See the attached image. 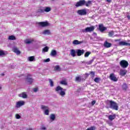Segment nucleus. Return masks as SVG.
Instances as JSON below:
<instances>
[{
    "mask_svg": "<svg viewBox=\"0 0 130 130\" xmlns=\"http://www.w3.org/2000/svg\"><path fill=\"white\" fill-rule=\"evenodd\" d=\"M41 129H42V130H46V127H45V126H44V125H42V126L41 127Z\"/></svg>",
    "mask_w": 130,
    "mask_h": 130,
    "instance_id": "49530a36",
    "label": "nucleus"
},
{
    "mask_svg": "<svg viewBox=\"0 0 130 130\" xmlns=\"http://www.w3.org/2000/svg\"><path fill=\"white\" fill-rule=\"evenodd\" d=\"M27 60L28 61H35V57L34 56H30L27 58Z\"/></svg>",
    "mask_w": 130,
    "mask_h": 130,
    "instance_id": "393cba45",
    "label": "nucleus"
},
{
    "mask_svg": "<svg viewBox=\"0 0 130 130\" xmlns=\"http://www.w3.org/2000/svg\"><path fill=\"white\" fill-rule=\"evenodd\" d=\"M126 73H127V71H126V70L125 69H121L120 70V76H122V77H123V76H125V75H126Z\"/></svg>",
    "mask_w": 130,
    "mask_h": 130,
    "instance_id": "2eb2a0df",
    "label": "nucleus"
},
{
    "mask_svg": "<svg viewBox=\"0 0 130 130\" xmlns=\"http://www.w3.org/2000/svg\"><path fill=\"white\" fill-rule=\"evenodd\" d=\"M54 71L59 72V71H60V67H59V66L58 65L55 66L54 68Z\"/></svg>",
    "mask_w": 130,
    "mask_h": 130,
    "instance_id": "bb28decb",
    "label": "nucleus"
},
{
    "mask_svg": "<svg viewBox=\"0 0 130 130\" xmlns=\"http://www.w3.org/2000/svg\"><path fill=\"white\" fill-rule=\"evenodd\" d=\"M115 117H116V115H115V114H114L113 115H110L108 116L109 120H111V121L115 119Z\"/></svg>",
    "mask_w": 130,
    "mask_h": 130,
    "instance_id": "6ab92c4d",
    "label": "nucleus"
},
{
    "mask_svg": "<svg viewBox=\"0 0 130 130\" xmlns=\"http://www.w3.org/2000/svg\"><path fill=\"white\" fill-rule=\"evenodd\" d=\"M42 1H44V0H42Z\"/></svg>",
    "mask_w": 130,
    "mask_h": 130,
    "instance_id": "13d9d810",
    "label": "nucleus"
},
{
    "mask_svg": "<svg viewBox=\"0 0 130 130\" xmlns=\"http://www.w3.org/2000/svg\"><path fill=\"white\" fill-rule=\"evenodd\" d=\"M84 52H85V51L84 50L78 49L76 50V53H77L78 56H81V55H82V54H84Z\"/></svg>",
    "mask_w": 130,
    "mask_h": 130,
    "instance_id": "dca6fc26",
    "label": "nucleus"
},
{
    "mask_svg": "<svg viewBox=\"0 0 130 130\" xmlns=\"http://www.w3.org/2000/svg\"><path fill=\"white\" fill-rule=\"evenodd\" d=\"M48 107L47 106H44L43 105H42L41 106V109H42L43 110V111L46 110V109H48Z\"/></svg>",
    "mask_w": 130,
    "mask_h": 130,
    "instance_id": "cd10ccee",
    "label": "nucleus"
},
{
    "mask_svg": "<svg viewBox=\"0 0 130 130\" xmlns=\"http://www.w3.org/2000/svg\"><path fill=\"white\" fill-rule=\"evenodd\" d=\"M120 66L123 69H126L128 67V62L125 60H122L120 61Z\"/></svg>",
    "mask_w": 130,
    "mask_h": 130,
    "instance_id": "20e7f679",
    "label": "nucleus"
},
{
    "mask_svg": "<svg viewBox=\"0 0 130 130\" xmlns=\"http://www.w3.org/2000/svg\"><path fill=\"white\" fill-rule=\"evenodd\" d=\"M119 45L121 46H130V43H126L124 41H120L119 43Z\"/></svg>",
    "mask_w": 130,
    "mask_h": 130,
    "instance_id": "ddd939ff",
    "label": "nucleus"
},
{
    "mask_svg": "<svg viewBox=\"0 0 130 130\" xmlns=\"http://www.w3.org/2000/svg\"><path fill=\"white\" fill-rule=\"evenodd\" d=\"M60 84H61V85H66V81H62L60 82Z\"/></svg>",
    "mask_w": 130,
    "mask_h": 130,
    "instance_id": "de8ad7c7",
    "label": "nucleus"
},
{
    "mask_svg": "<svg viewBox=\"0 0 130 130\" xmlns=\"http://www.w3.org/2000/svg\"><path fill=\"white\" fill-rule=\"evenodd\" d=\"M76 53H77V51L75 49H72L70 50V54L71 56L73 57H75V56H76Z\"/></svg>",
    "mask_w": 130,
    "mask_h": 130,
    "instance_id": "a211bd4d",
    "label": "nucleus"
},
{
    "mask_svg": "<svg viewBox=\"0 0 130 130\" xmlns=\"http://www.w3.org/2000/svg\"><path fill=\"white\" fill-rule=\"evenodd\" d=\"M66 85H67V83H66Z\"/></svg>",
    "mask_w": 130,
    "mask_h": 130,
    "instance_id": "4d7b16f0",
    "label": "nucleus"
},
{
    "mask_svg": "<svg viewBox=\"0 0 130 130\" xmlns=\"http://www.w3.org/2000/svg\"><path fill=\"white\" fill-rule=\"evenodd\" d=\"M38 13H44V10L42 9H38Z\"/></svg>",
    "mask_w": 130,
    "mask_h": 130,
    "instance_id": "ea45409f",
    "label": "nucleus"
},
{
    "mask_svg": "<svg viewBox=\"0 0 130 130\" xmlns=\"http://www.w3.org/2000/svg\"><path fill=\"white\" fill-rule=\"evenodd\" d=\"M95 30V26H91L90 27H87L85 28V29H83L81 30V31L83 33H87L88 32H93Z\"/></svg>",
    "mask_w": 130,
    "mask_h": 130,
    "instance_id": "7ed1b4c3",
    "label": "nucleus"
},
{
    "mask_svg": "<svg viewBox=\"0 0 130 130\" xmlns=\"http://www.w3.org/2000/svg\"><path fill=\"white\" fill-rule=\"evenodd\" d=\"M49 82L50 83V87H53L54 86V85L53 84V81H52V79H49Z\"/></svg>",
    "mask_w": 130,
    "mask_h": 130,
    "instance_id": "2f4dec72",
    "label": "nucleus"
},
{
    "mask_svg": "<svg viewBox=\"0 0 130 130\" xmlns=\"http://www.w3.org/2000/svg\"><path fill=\"white\" fill-rule=\"evenodd\" d=\"M86 4V1L85 0H80L79 2H77L75 5L76 8H79V7H82Z\"/></svg>",
    "mask_w": 130,
    "mask_h": 130,
    "instance_id": "423d86ee",
    "label": "nucleus"
},
{
    "mask_svg": "<svg viewBox=\"0 0 130 130\" xmlns=\"http://www.w3.org/2000/svg\"><path fill=\"white\" fill-rule=\"evenodd\" d=\"M55 91L57 93V94H58L59 95H60V96H61V97H63V96L66 95V92L64 91V89L60 86H57L55 88Z\"/></svg>",
    "mask_w": 130,
    "mask_h": 130,
    "instance_id": "f257e3e1",
    "label": "nucleus"
},
{
    "mask_svg": "<svg viewBox=\"0 0 130 130\" xmlns=\"http://www.w3.org/2000/svg\"><path fill=\"white\" fill-rule=\"evenodd\" d=\"M122 88L123 89V90H127V85L126 84V83H124L123 84V85H122Z\"/></svg>",
    "mask_w": 130,
    "mask_h": 130,
    "instance_id": "c85d7f7f",
    "label": "nucleus"
},
{
    "mask_svg": "<svg viewBox=\"0 0 130 130\" xmlns=\"http://www.w3.org/2000/svg\"><path fill=\"white\" fill-rule=\"evenodd\" d=\"M99 29L101 32H104L107 28L103 24H100L99 25Z\"/></svg>",
    "mask_w": 130,
    "mask_h": 130,
    "instance_id": "4468645a",
    "label": "nucleus"
},
{
    "mask_svg": "<svg viewBox=\"0 0 130 130\" xmlns=\"http://www.w3.org/2000/svg\"><path fill=\"white\" fill-rule=\"evenodd\" d=\"M91 54V52H86L85 54H84V57H88L89 56V55H90Z\"/></svg>",
    "mask_w": 130,
    "mask_h": 130,
    "instance_id": "4c0bfd02",
    "label": "nucleus"
},
{
    "mask_svg": "<svg viewBox=\"0 0 130 130\" xmlns=\"http://www.w3.org/2000/svg\"><path fill=\"white\" fill-rule=\"evenodd\" d=\"M33 79L31 77V75L28 74L26 78V82H28V84H31V83H33Z\"/></svg>",
    "mask_w": 130,
    "mask_h": 130,
    "instance_id": "f8f14e48",
    "label": "nucleus"
},
{
    "mask_svg": "<svg viewBox=\"0 0 130 130\" xmlns=\"http://www.w3.org/2000/svg\"><path fill=\"white\" fill-rule=\"evenodd\" d=\"M51 11V8L48 7H45L44 9V12L46 13H49Z\"/></svg>",
    "mask_w": 130,
    "mask_h": 130,
    "instance_id": "412c9836",
    "label": "nucleus"
},
{
    "mask_svg": "<svg viewBox=\"0 0 130 130\" xmlns=\"http://www.w3.org/2000/svg\"><path fill=\"white\" fill-rule=\"evenodd\" d=\"M109 102L110 103V108H111V109H114V110H118V106L115 102L113 101H109Z\"/></svg>",
    "mask_w": 130,
    "mask_h": 130,
    "instance_id": "f03ea898",
    "label": "nucleus"
},
{
    "mask_svg": "<svg viewBox=\"0 0 130 130\" xmlns=\"http://www.w3.org/2000/svg\"><path fill=\"white\" fill-rule=\"evenodd\" d=\"M18 96L19 97H21L23 99H26L28 97V95H27V93H26V92H22L21 93L19 94Z\"/></svg>",
    "mask_w": 130,
    "mask_h": 130,
    "instance_id": "9b49d317",
    "label": "nucleus"
},
{
    "mask_svg": "<svg viewBox=\"0 0 130 130\" xmlns=\"http://www.w3.org/2000/svg\"><path fill=\"white\" fill-rule=\"evenodd\" d=\"M52 1H54V0H52Z\"/></svg>",
    "mask_w": 130,
    "mask_h": 130,
    "instance_id": "bf43d9fd",
    "label": "nucleus"
},
{
    "mask_svg": "<svg viewBox=\"0 0 130 130\" xmlns=\"http://www.w3.org/2000/svg\"><path fill=\"white\" fill-rule=\"evenodd\" d=\"M38 24L41 26V27H47V26L49 25L48 22L44 21L38 22Z\"/></svg>",
    "mask_w": 130,
    "mask_h": 130,
    "instance_id": "9d476101",
    "label": "nucleus"
},
{
    "mask_svg": "<svg viewBox=\"0 0 130 130\" xmlns=\"http://www.w3.org/2000/svg\"><path fill=\"white\" fill-rule=\"evenodd\" d=\"M76 82H80L81 81H82V78L81 77H76L75 78Z\"/></svg>",
    "mask_w": 130,
    "mask_h": 130,
    "instance_id": "473e14b6",
    "label": "nucleus"
},
{
    "mask_svg": "<svg viewBox=\"0 0 130 130\" xmlns=\"http://www.w3.org/2000/svg\"><path fill=\"white\" fill-rule=\"evenodd\" d=\"M2 55H5V52L3 50L0 51V56H2Z\"/></svg>",
    "mask_w": 130,
    "mask_h": 130,
    "instance_id": "37998d69",
    "label": "nucleus"
},
{
    "mask_svg": "<svg viewBox=\"0 0 130 130\" xmlns=\"http://www.w3.org/2000/svg\"><path fill=\"white\" fill-rule=\"evenodd\" d=\"M27 130H33L32 128H30L29 129H27Z\"/></svg>",
    "mask_w": 130,
    "mask_h": 130,
    "instance_id": "864d4df0",
    "label": "nucleus"
},
{
    "mask_svg": "<svg viewBox=\"0 0 130 130\" xmlns=\"http://www.w3.org/2000/svg\"><path fill=\"white\" fill-rule=\"evenodd\" d=\"M12 51L15 52L17 55L21 54V51L19 50V49L17 47H13L12 48Z\"/></svg>",
    "mask_w": 130,
    "mask_h": 130,
    "instance_id": "1a4fd4ad",
    "label": "nucleus"
},
{
    "mask_svg": "<svg viewBox=\"0 0 130 130\" xmlns=\"http://www.w3.org/2000/svg\"><path fill=\"white\" fill-rule=\"evenodd\" d=\"M9 40H16V37L14 36H10L8 38Z\"/></svg>",
    "mask_w": 130,
    "mask_h": 130,
    "instance_id": "c756f323",
    "label": "nucleus"
},
{
    "mask_svg": "<svg viewBox=\"0 0 130 130\" xmlns=\"http://www.w3.org/2000/svg\"><path fill=\"white\" fill-rule=\"evenodd\" d=\"M107 2H108V3H110V2H111V0H107Z\"/></svg>",
    "mask_w": 130,
    "mask_h": 130,
    "instance_id": "603ef678",
    "label": "nucleus"
},
{
    "mask_svg": "<svg viewBox=\"0 0 130 130\" xmlns=\"http://www.w3.org/2000/svg\"><path fill=\"white\" fill-rule=\"evenodd\" d=\"M50 119H51V121H53L55 120V115L51 114L50 116Z\"/></svg>",
    "mask_w": 130,
    "mask_h": 130,
    "instance_id": "a878e982",
    "label": "nucleus"
},
{
    "mask_svg": "<svg viewBox=\"0 0 130 130\" xmlns=\"http://www.w3.org/2000/svg\"><path fill=\"white\" fill-rule=\"evenodd\" d=\"M57 54V52L55 50H52L51 52L50 55L51 56H55L56 54Z\"/></svg>",
    "mask_w": 130,
    "mask_h": 130,
    "instance_id": "5701e85b",
    "label": "nucleus"
},
{
    "mask_svg": "<svg viewBox=\"0 0 130 130\" xmlns=\"http://www.w3.org/2000/svg\"><path fill=\"white\" fill-rule=\"evenodd\" d=\"M109 79L112 82H117L118 81V79L116 78V76L114 74V73H112L110 74Z\"/></svg>",
    "mask_w": 130,
    "mask_h": 130,
    "instance_id": "39448f33",
    "label": "nucleus"
},
{
    "mask_svg": "<svg viewBox=\"0 0 130 130\" xmlns=\"http://www.w3.org/2000/svg\"><path fill=\"white\" fill-rule=\"evenodd\" d=\"M15 116L17 119H20V118H21V116H20L19 114H16Z\"/></svg>",
    "mask_w": 130,
    "mask_h": 130,
    "instance_id": "c03bdc74",
    "label": "nucleus"
},
{
    "mask_svg": "<svg viewBox=\"0 0 130 130\" xmlns=\"http://www.w3.org/2000/svg\"><path fill=\"white\" fill-rule=\"evenodd\" d=\"M44 113L45 115H49V109L48 108L44 111Z\"/></svg>",
    "mask_w": 130,
    "mask_h": 130,
    "instance_id": "7c9ffc66",
    "label": "nucleus"
},
{
    "mask_svg": "<svg viewBox=\"0 0 130 130\" xmlns=\"http://www.w3.org/2000/svg\"><path fill=\"white\" fill-rule=\"evenodd\" d=\"M38 91V88H34V92H37Z\"/></svg>",
    "mask_w": 130,
    "mask_h": 130,
    "instance_id": "8fccbe9b",
    "label": "nucleus"
},
{
    "mask_svg": "<svg viewBox=\"0 0 130 130\" xmlns=\"http://www.w3.org/2000/svg\"><path fill=\"white\" fill-rule=\"evenodd\" d=\"M49 61H50V58H47V59L43 60L44 62H49Z\"/></svg>",
    "mask_w": 130,
    "mask_h": 130,
    "instance_id": "79ce46f5",
    "label": "nucleus"
},
{
    "mask_svg": "<svg viewBox=\"0 0 130 130\" xmlns=\"http://www.w3.org/2000/svg\"><path fill=\"white\" fill-rule=\"evenodd\" d=\"M90 74H91V77L92 78H94V77H95V72H91Z\"/></svg>",
    "mask_w": 130,
    "mask_h": 130,
    "instance_id": "a18cd8bd",
    "label": "nucleus"
},
{
    "mask_svg": "<svg viewBox=\"0 0 130 130\" xmlns=\"http://www.w3.org/2000/svg\"><path fill=\"white\" fill-rule=\"evenodd\" d=\"M81 43H82V42H80V41H79L78 40H75L73 42V44L74 45H78V44H81Z\"/></svg>",
    "mask_w": 130,
    "mask_h": 130,
    "instance_id": "b1692460",
    "label": "nucleus"
},
{
    "mask_svg": "<svg viewBox=\"0 0 130 130\" xmlns=\"http://www.w3.org/2000/svg\"><path fill=\"white\" fill-rule=\"evenodd\" d=\"M96 129V127L94 126H91L89 128H88L86 130H95Z\"/></svg>",
    "mask_w": 130,
    "mask_h": 130,
    "instance_id": "58836bf2",
    "label": "nucleus"
},
{
    "mask_svg": "<svg viewBox=\"0 0 130 130\" xmlns=\"http://www.w3.org/2000/svg\"><path fill=\"white\" fill-rule=\"evenodd\" d=\"M23 105H25V102L23 101H19L16 103L15 107L16 108H20L21 106H23Z\"/></svg>",
    "mask_w": 130,
    "mask_h": 130,
    "instance_id": "6e6552de",
    "label": "nucleus"
},
{
    "mask_svg": "<svg viewBox=\"0 0 130 130\" xmlns=\"http://www.w3.org/2000/svg\"><path fill=\"white\" fill-rule=\"evenodd\" d=\"M43 34H44V35H50L51 34L50 30L48 29L45 30L43 31Z\"/></svg>",
    "mask_w": 130,
    "mask_h": 130,
    "instance_id": "4be33fe9",
    "label": "nucleus"
},
{
    "mask_svg": "<svg viewBox=\"0 0 130 130\" xmlns=\"http://www.w3.org/2000/svg\"><path fill=\"white\" fill-rule=\"evenodd\" d=\"M77 14L80 16H86L87 15V10L86 9H81L77 11Z\"/></svg>",
    "mask_w": 130,
    "mask_h": 130,
    "instance_id": "0eeeda50",
    "label": "nucleus"
},
{
    "mask_svg": "<svg viewBox=\"0 0 130 130\" xmlns=\"http://www.w3.org/2000/svg\"><path fill=\"white\" fill-rule=\"evenodd\" d=\"M93 61H94V59H92L86 62V64L90 65V64H91Z\"/></svg>",
    "mask_w": 130,
    "mask_h": 130,
    "instance_id": "e433bc0d",
    "label": "nucleus"
},
{
    "mask_svg": "<svg viewBox=\"0 0 130 130\" xmlns=\"http://www.w3.org/2000/svg\"><path fill=\"white\" fill-rule=\"evenodd\" d=\"M49 49V48H48V47L46 46V47H45L43 49V51H44V52H47V51H48Z\"/></svg>",
    "mask_w": 130,
    "mask_h": 130,
    "instance_id": "f704fd0d",
    "label": "nucleus"
},
{
    "mask_svg": "<svg viewBox=\"0 0 130 130\" xmlns=\"http://www.w3.org/2000/svg\"><path fill=\"white\" fill-rule=\"evenodd\" d=\"M92 4V1H89L87 2H85V5L86 7H89V5H91Z\"/></svg>",
    "mask_w": 130,
    "mask_h": 130,
    "instance_id": "72a5a7b5",
    "label": "nucleus"
},
{
    "mask_svg": "<svg viewBox=\"0 0 130 130\" xmlns=\"http://www.w3.org/2000/svg\"><path fill=\"white\" fill-rule=\"evenodd\" d=\"M34 41L33 39H27L24 41V43L26 44H31Z\"/></svg>",
    "mask_w": 130,
    "mask_h": 130,
    "instance_id": "aec40b11",
    "label": "nucleus"
},
{
    "mask_svg": "<svg viewBox=\"0 0 130 130\" xmlns=\"http://www.w3.org/2000/svg\"><path fill=\"white\" fill-rule=\"evenodd\" d=\"M111 45H112V44L111 43H108L107 41H105L104 44V47L106 48H109V47H111Z\"/></svg>",
    "mask_w": 130,
    "mask_h": 130,
    "instance_id": "f3484780",
    "label": "nucleus"
},
{
    "mask_svg": "<svg viewBox=\"0 0 130 130\" xmlns=\"http://www.w3.org/2000/svg\"><path fill=\"white\" fill-rule=\"evenodd\" d=\"M108 35H109V37H112V36H113V35H114V31H109Z\"/></svg>",
    "mask_w": 130,
    "mask_h": 130,
    "instance_id": "c9c22d12",
    "label": "nucleus"
},
{
    "mask_svg": "<svg viewBox=\"0 0 130 130\" xmlns=\"http://www.w3.org/2000/svg\"><path fill=\"white\" fill-rule=\"evenodd\" d=\"M95 103H96V101H93L91 102V105H94V104H95Z\"/></svg>",
    "mask_w": 130,
    "mask_h": 130,
    "instance_id": "09e8293b",
    "label": "nucleus"
},
{
    "mask_svg": "<svg viewBox=\"0 0 130 130\" xmlns=\"http://www.w3.org/2000/svg\"><path fill=\"white\" fill-rule=\"evenodd\" d=\"M99 81H100V78H99L96 77L94 79V82L95 83H99Z\"/></svg>",
    "mask_w": 130,
    "mask_h": 130,
    "instance_id": "a19ab883",
    "label": "nucleus"
},
{
    "mask_svg": "<svg viewBox=\"0 0 130 130\" xmlns=\"http://www.w3.org/2000/svg\"><path fill=\"white\" fill-rule=\"evenodd\" d=\"M127 42H130V40H128Z\"/></svg>",
    "mask_w": 130,
    "mask_h": 130,
    "instance_id": "6e6d98bb",
    "label": "nucleus"
},
{
    "mask_svg": "<svg viewBox=\"0 0 130 130\" xmlns=\"http://www.w3.org/2000/svg\"><path fill=\"white\" fill-rule=\"evenodd\" d=\"M0 90H2V86L0 85Z\"/></svg>",
    "mask_w": 130,
    "mask_h": 130,
    "instance_id": "5fc2aeb1",
    "label": "nucleus"
},
{
    "mask_svg": "<svg viewBox=\"0 0 130 130\" xmlns=\"http://www.w3.org/2000/svg\"><path fill=\"white\" fill-rule=\"evenodd\" d=\"M127 18L128 19V20H130V16L129 15L127 16Z\"/></svg>",
    "mask_w": 130,
    "mask_h": 130,
    "instance_id": "3c124183",
    "label": "nucleus"
}]
</instances>
